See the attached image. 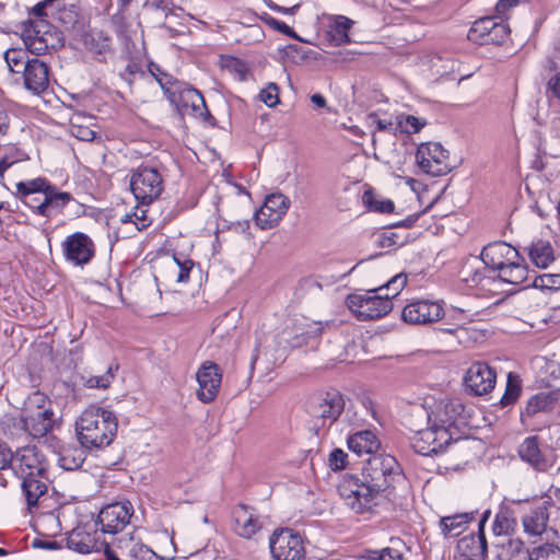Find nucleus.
<instances>
[{
  "label": "nucleus",
  "instance_id": "nucleus-33",
  "mask_svg": "<svg viewBox=\"0 0 560 560\" xmlns=\"http://www.w3.org/2000/svg\"><path fill=\"white\" fill-rule=\"evenodd\" d=\"M472 513H459L450 515L442 517L440 520L439 526L444 537H453L462 534L465 530L466 525L472 521Z\"/></svg>",
  "mask_w": 560,
  "mask_h": 560
},
{
  "label": "nucleus",
  "instance_id": "nucleus-10",
  "mask_svg": "<svg viewBox=\"0 0 560 560\" xmlns=\"http://www.w3.org/2000/svg\"><path fill=\"white\" fill-rule=\"evenodd\" d=\"M75 433L82 447L93 451L108 446L117 433V422H75Z\"/></svg>",
  "mask_w": 560,
  "mask_h": 560
},
{
  "label": "nucleus",
  "instance_id": "nucleus-31",
  "mask_svg": "<svg viewBox=\"0 0 560 560\" xmlns=\"http://www.w3.org/2000/svg\"><path fill=\"white\" fill-rule=\"evenodd\" d=\"M528 255L532 262L538 268H547L553 260V248L548 241H533L528 247Z\"/></svg>",
  "mask_w": 560,
  "mask_h": 560
},
{
  "label": "nucleus",
  "instance_id": "nucleus-38",
  "mask_svg": "<svg viewBox=\"0 0 560 560\" xmlns=\"http://www.w3.org/2000/svg\"><path fill=\"white\" fill-rule=\"evenodd\" d=\"M85 46L89 51L97 56L98 60H105L110 54V39L101 31L86 33Z\"/></svg>",
  "mask_w": 560,
  "mask_h": 560
},
{
  "label": "nucleus",
  "instance_id": "nucleus-63",
  "mask_svg": "<svg viewBox=\"0 0 560 560\" xmlns=\"http://www.w3.org/2000/svg\"><path fill=\"white\" fill-rule=\"evenodd\" d=\"M12 464V452L3 443H0V469H4Z\"/></svg>",
  "mask_w": 560,
  "mask_h": 560
},
{
  "label": "nucleus",
  "instance_id": "nucleus-46",
  "mask_svg": "<svg viewBox=\"0 0 560 560\" xmlns=\"http://www.w3.org/2000/svg\"><path fill=\"white\" fill-rule=\"evenodd\" d=\"M365 560H400L401 552L395 548L369 549L362 555Z\"/></svg>",
  "mask_w": 560,
  "mask_h": 560
},
{
  "label": "nucleus",
  "instance_id": "nucleus-4",
  "mask_svg": "<svg viewBox=\"0 0 560 560\" xmlns=\"http://www.w3.org/2000/svg\"><path fill=\"white\" fill-rule=\"evenodd\" d=\"M362 477L382 501L388 499L392 489L402 480L400 466L392 455H378L370 458Z\"/></svg>",
  "mask_w": 560,
  "mask_h": 560
},
{
  "label": "nucleus",
  "instance_id": "nucleus-6",
  "mask_svg": "<svg viewBox=\"0 0 560 560\" xmlns=\"http://www.w3.org/2000/svg\"><path fill=\"white\" fill-rule=\"evenodd\" d=\"M346 304L359 320L378 319L393 308L389 294H375V290L349 294Z\"/></svg>",
  "mask_w": 560,
  "mask_h": 560
},
{
  "label": "nucleus",
  "instance_id": "nucleus-37",
  "mask_svg": "<svg viewBox=\"0 0 560 560\" xmlns=\"http://www.w3.org/2000/svg\"><path fill=\"white\" fill-rule=\"evenodd\" d=\"M26 409L31 412H35L31 416L33 420H51L54 412L50 408V401L48 397L39 392L32 394L26 400Z\"/></svg>",
  "mask_w": 560,
  "mask_h": 560
},
{
  "label": "nucleus",
  "instance_id": "nucleus-3",
  "mask_svg": "<svg viewBox=\"0 0 560 560\" xmlns=\"http://www.w3.org/2000/svg\"><path fill=\"white\" fill-rule=\"evenodd\" d=\"M338 492L343 504L354 514L370 515L383 501L362 477L347 474L339 485Z\"/></svg>",
  "mask_w": 560,
  "mask_h": 560
},
{
  "label": "nucleus",
  "instance_id": "nucleus-26",
  "mask_svg": "<svg viewBox=\"0 0 560 560\" xmlns=\"http://www.w3.org/2000/svg\"><path fill=\"white\" fill-rule=\"evenodd\" d=\"M234 532L246 539L253 538L261 528L260 516L246 505H238L233 511Z\"/></svg>",
  "mask_w": 560,
  "mask_h": 560
},
{
  "label": "nucleus",
  "instance_id": "nucleus-5",
  "mask_svg": "<svg viewBox=\"0 0 560 560\" xmlns=\"http://www.w3.org/2000/svg\"><path fill=\"white\" fill-rule=\"evenodd\" d=\"M56 2L57 1L55 0H44L38 2L31 11V14L34 15L36 20H28L25 22L23 31L24 43L31 52L35 55L44 54L49 46H52L50 43L52 39L50 25L43 18L50 16L47 8H51Z\"/></svg>",
  "mask_w": 560,
  "mask_h": 560
},
{
  "label": "nucleus",
  "instance_id": "nucleus-54",
  "mask_svg": "<svg viewBox=\"0 0 560 560\" xmlns=\"http://www.w3.org/2000/svg\"><path fill=\"white\" fill-rule=\"evenodd\" d=\"M261 20L264 21L265 24L272 27L273 30H276L284 35H288L292 38H299L298 35L295 34V32L293 31V28L290 27L289 25H287L285 23L278 21L277 19H275L268 14H264L261 16Z\"/></svg>",
  "mask_w": 560,
  "mask_h": 560
},
{
  "label": "nucleus",
  "instance_id": "nucleus-62",
  "mask_svg": "<svg viewBox=\"0 0 560 560\" xmlns=\"http://www.w3.org/2000/svg\"><path fill=\"white\" fill-rule=\"evenodd\" d=\"M262 1L269 9H271L276 12L283 13V14H292L293 15L296 13V11L300 8L299 3H296L292 7H280V5L276 4L272 0H262Z\"/></svg>",
  "mask_w": 560,
  "mask_h": 560
},
{
  "label": "nucleus",
  "instance_id": "nucleus-47",
  "mask_svg": "<svg viewBox=\"0 0 560 560\" xmlns=\"http://www.w3.org/2000/svg\"><path fill=\"white\" fill-rule=\"evenodd\" d=\"M520 456L532 464H537L540 458V452L535 438H527L520 446Z\"/></svg>",
  "mask_w": 560,
  "mask_h": 560
},
{
  "label": "nucleus",
  "instance_id": "nucleus-41",
  "mask_svg": "<svg viewBox=\"0 0 560 560\" xmlns=\"http://www.w3.org/2000/svg\"><path fill=\"white\" fill-rule=\"evenodd\" d=\"M117 370L118 364L112 363L103 375L88 377L82 376V384L86 388L106 389L113 383Z\"/></svg>",
  "mask_w": 560,
  "mask_h": 560
},
{
  "label": "nucleus",
  "instance_id": "nucleus-50",
  "mask_svg": "<svg viewBox=\"0 0 560 560\" xmlns=\"http://www.w3.org/2000/svg\"><path fill=\"white\" fill-rule=\"evenodd\" d=\"M545 95L550 102H560V69L549 74L546 81Z\"/></svg>",
  "mask_w": 560,
  "mask_h": 560
},
{
  "label": "nucleus",
  "instance_id": "nucleus-20",
  "mask_svg": "<svg viewBox=\"0 0 560 560\" xmlns=\"http://www.w3.org/2000/svg\"><path fill=\"white\" fill-rule=\"evenodd\" d=\"M443 316V307L439 302L419 300L407 304L401 317L404 322L415 325H425L438 322Z\"/></svg>",
  "mask_w": 560,
  "mask_h": 560
},
{
  "label": "nucleus",
  "instance_id": "nucleus-19",
  "mask_svg": "<svg viewBox=\"0 0 560 560\" xmlns=\"http://www.w3.org/2000/svg\"><path fill=\"white\" fill-rule=\"evenodd\" d=\"M198 382L197 398L202 402H211L219 394L222 373L219 365L212 361H205L196 373Z\"/></svg>",
  "mask_w": 560,
  "mask_h": 560
},
{
  "label": "nucleus",
  "instance_id": "nucleus-1",
  "mask_svg": "<svg viewBox=\"0 0 560 560\" xmlns=\"http://www.w3.org/2000/svg\"><path fill=\"white\" fill-rule=\"evenodd\" d=\"M481 259L488 269L498 272L497 277L503 282L520 285L528 280L525 259L505 242H494L485 246Z\"/></svg>",
  "mask_w": 560,
  "mask_h": 560
},
{
  "label": "nucleus",
  "instance_id": "nucleus-45",
  "mask_svg": "<svg viewBox=\"0 0 560 560\" xmlns=\"http://www.w3.org/2000/svg\"><path fill=\"white\" fill-rule=\"evenodd\" d=\"M494 560H528V552L523 548L520 541H510L509 546H503Z\"/></svg>",
  "mask_w": 560,
  "mask_h": 560
},
{
  "label": "nucleus",
  "instance_id": "nucleus-16",
  "mask_svg": "<svg viewBox=\"0 0 560 560\" xmlns=\"http://www.w3.org/2000/svg\"><path fill=\"white\" fill-rule=\"evenodd\" d=\"M12 468L19 478L28 476H45L47 460L35 446H25L12 455Z\"/></svg>",
  "mask_w": 560,
  "mask_h": 560
},
{
  "label": "nucleus",
  "instance_id": "nucleus-23",
  "mask_svg": "<svg viewBox=\"0 0 560 560\" xmlns=\"http://www.w3.org/2000/svg\"><path fill=\"white\" fill-rule=\"evenodd\" d=\"M49 74L50 70L46 62L38 58H32L31 62L21 72V81L27 91L39 95L49 86Z\"/></svg>",
  "mask_w": 560,
  "mask_h": 560
},
{
  "label": "nucleus",
  "instance_id": "nucleus-29",
  "mask_svg": "<svg viewBox=\"0 0 560 560\" xmlns=\"http://www.w3.org/2000/svg\"><path fill=\"white\" fill-rule=\"evenodd\" d=\"M42 478H46V475L20 478L22 480L21 488L30 510H32V508L35 506L39 499L46 493L47 487Z\"/></svg>",
  "mask_w": 560,
  "mask_h": 560
},
{
  "label": "nucleus",
  "instance_id": "nucleus-39",
  "mask_svg": "<svg viewBox=\"0 0 560 560\" xmlns=\"http://www.w3.org/2000/svg\"><path fill=\"white\" fill-rule=\"evenodd\" d=\"M522 393V382L518 375L510 372L506 377L504 394L500 399L502 407H508L517 401Z\"/></svg>",
  "mask_w": 560,
  "mask_h": 560
},
{
  "label": "nucleus",
  "instance_id": "nucleus-59",
  "mask_svg": "<svg viewBox=\"0 0 560 560\" xmlns=\"http://www.w3.org/2000/svg\"><path fill=\"white\" fill-rule=\"evenodd\" d=\"M407 276L405 273H398L394 276L386 284V290H392L393 295L396 296L406 285Z\"/></svg>",
  "mask_w": 560,
  "mask_h": 560
},
{
  "label": "nucleus",
  "instance_id": "nucleus-14",
  "mask_svg": "<svg viewBox=\"0 0 560 560\" xmlns=\"http://www.w3.org/2000/svg\"><path fill=\"white\" fill-rule=\"evenodd\" d=\"M107 560H161V558L148 546L133 536H125L116 539L106 548Z\"/></svg>",
  "mask_w": 560,
  "mask_h": 560
},
{
  "label": "nucleus",
  "instance_id": "nucleus-15",
  "mask_svg": "<svg viewBox=\"0 0 560 560\" xmlns=\"http://www.w3.org/2000/svg\"><path fill=\"white\" fill-rule=\"evenodd\" d=\"M133 506L129 501L116 502L103 508L97 517V524L104 534H117L130 522Z\"/></svg>",
  "mask_w": 560,
  "mask_h": 560
},
{
  "label": "nucleus",
  "instance_id": "nucleus-55",
  "mask_svg": "<svg viewBox=\"0 0 560 560\" xmlns=\"http://www.w3.org/2000/svg\"><path fill=\"white\" fill-rule=\"evenodd\" d=\"M173 260L178 268L177 281L187 282L189 280V273L195 265L194 261L187 258L180 259L176 255L173 256Z\"/></svg>",
  "mask_w": 560,
  "mask_h": 560
},
{
  "label": "nucleus",
  "instance_id": "nucleus-64",
  "mask_svg": "<svg viewBox=\"0 0 560 560\" xmlns=\"http://www.w3.org/2000/svg\"><path fill=\"white\" fill-rule=\"evenodd\" d=\"M516 3H517L516 0H499L495 5V11L500 15L499 18H501L503 20V16L505 15V13L511 8L515 7Z\"/></svg>",
  "mask_w": 560,
  "mask_h": 560
},
{
  "label": "nucleus",
  "instance_id": "nucleus-61",
  "mask_svg": "<svg viewBox=\"0 0 560 560\" xmlns=\"http://www.w3.org/2000/svg\"><path fill=\"white\" fill-rule=\"evenodd\" d=\"M133 215V224L139 231L144 230L150 225V220L147 217V210L137 208Z\"/></svg>",
  "mask_w": 560,
  "mask_h": 560
},
{
  "label": "nucleus",
  "instance_id": "nucleus-27",
  "mask_svg": "<svg viewBox=\"0 0 560 560\" xmlns=\"http://www.w3.org/2000/svg\"><path fill=\"white\" fill-rule=\"evenodd\" d=\"M347 445L350 451L361 456L375 453L381 446V441L376 432L368 429L350 434L347 439Z\"/></svg>",
  "mask_w": 560,
  "mask_h": 560
},
{
  "label": "nucleus",
  "instance_id": "nucleus-34",
  "mask_svg": "<svg viewBox=\"0 0 560 560\" xmlns=\"http://www.w3.org/2000/svg\"><path fill=\"white\" fill-rule=\"evenodd\" d=\"M28 51H31L28 48L27 50L22 48H10L4 52L7 67L9 71L15 75L14 81L16 83L21 82V72L23 71V68L32 60L28 56Z\"/></svg>",
  "mask_w": 560,
  "mask_h": 560
},
{
  "label": "nucleus",
  "instance_id": "nucleus-32",
  "mask_svg": "<svg viewBox=\"0 0 560 560\" xmlns=\"http://www.w3.org/2000/svg\"><path fill=\"white\" fill-rule=\"evenodd\" d=\"M85 448L77 445L62 447L58 452V464L65 470L79 469L85 460Z\"/></svg>",
  "mask_w": 560,
  "mask_h": 560
},
{
  "label": "nucleus",
  "instance_id": "nucleus-21",
  "mask_svg": "<svg viewBox=\"0 0 560 560\" xmlns=\"http://www.w3.org/2000/svg\"><path fill=\"white\" fill-rule=\"evenodd\" d=\"M560 413V389L539 392L530 396L521 409L522 417H541Z\"/></svg>",
  "mask_w": 560,
  "mask_h": 560
},
{
  "label": "nucleus",
  "instance_id": "nucleus-30",
  "mask_svg": "<svg viewBox=\"0 0 560 560\" xmlns=\"http://www.w3.org/2000/svg\"><path fill=\"white\" fill-rule=\"evenodd\" d=\"M34 527L42 536H58L61 533L59 510H54L38 514L34 520Z\"/></svg>",
  "mask_w": 560,
  "mask_h": 560
},
{
  "label": "nucleus",
  "instance_id": "nucleus-60",
  "mask_svg": "<svg viewBox=\"0 0 560 560\" xmlns=\"http://www.w3.org/2000/svg\"><path fill=\"white\" fill-rule=\"evenodd\" d=\"M71 133L72 136L82 141H92L95 138V131L92 130L90 127L72 125Z\"/></svg>",
  "mask_w": 560,
  "mask_h": 560
},
{
  "label": "nucleus",
  "instance_id": "nucleus-22",
  "mask_svg": "<svg viewBox=\"0 0 560 560\" xmlns=\"http://www.w3.org/2000/svg\"><path fill=\"white\" fill-rule=\"evenodd\" d=\"M289 208V199L282 194H271L260 209L255 213V220L261 229L277 225Z\"/></svg>",
  "mask_w": 560,
  "mask_h": 560
},
{
  "label": "nucleus",
  "instance_id": "nucleus-7",
  "mask_svg": "<svg viewBox=\"0 0 560 560\" xmlns=\"http://www.w3.org/2000/svg\"><path fill=\"white\" fill-rule=\"evenodd\" d=\"M456 428H446L438 422H432L415 433L412 446L417 453L425 456L441 452L451 441L462 438V435H456L454 431Z\"/></svg>",
  "mask_w": 560,
  "mask_h": 560
},
{
  "label": "nucleus",
  "instance_id": "nucleus-13",
  "mask_svg": "<svg viewBox=\"0 0 560 560\" xmlns=\"http://www.w3.org/2000/svg\"><path fill=\"white\" fill-rule=\"evenodd\" d=\"M416 160L419 167L432 176H442L451 170L448 152L439 142L421 143Z\"/></svg>",
  "mask_w": 560,
  "mask_h": 560
},
{
  "label": "nucleus",
  "instance_id": "nucleus-51",
  "mask_svg": "<svg viewBox=\"0 0 560 560\" xmlns=\"http://www.w3.org/2000/svg\"><path fill=\"white\" fill-rule=\"evenodd\" d=\"M327 463L332 471H340L348 466V454L341 448H334L328 455Z\"/></svg>",
  "mask_w": 560,
  "mask_h": 560
},
{
  "label": "nucleus",
  "instance_id": "nucleus-49",
  "mask_svg": "<svg viewBox=\"0 0 560 560\" xmlns=\"http://www.w3.org/2000/svg\"><path fill=\"white\" fill-rule=\"evenodd\" d=\"M528 560H560V548L552 544H547L536 548Z\"/></svg>",
  "mask_w": 560,
  "mask_h": 560
},
{
  "label": "nucleus",
  "instance_id": "nucleus-58",
  "mask_svg": "<svg viewBox=\"0 0 560 560\" xmlns=\"http://www.w3.org/2000/svg\"><path fill=\"white\" fill-rule=\"evenodd\" d=\"M83 416L85 418H101V420L107 421V420H116V416L113 415L112 411L100 407V406H91L89 407Z\"/></svg>",
  "mask_w": 560,
  "mask_h": 560
},
{
  "label": "nucleus",
  "instance_id": "nucleus-57",
  "mask_svg": "<svg viewBox=\"0 0 560 560\" xmlns=\"http://www.w3.org/2000/svg\"><path fill=\"white\" fill-rule=\"evenodd\" d=\"M457 427L454 429L456 435H462L457 441L465 439H477L476 428L469 425V422H448L446 428Z\"/></svg>",
  "mask_w": 560,
  "mask_h": 560
},
{
  "label": "nucleus",
  "instance_id": "nucleus-18",
  "mask_svg": "<svg viewBox=\"0 0 560 560\" xmlns=\"http://www.w3.org/2000/svg\"><path fill=\"white\" fill-rule=\"evenodd\" d=\"M497 383L495 371L486 362H475L466 371L464 385L475 396L487 395Z\"/></svg>",
  "mask_w": 560,
  "mask_h": 560
},
{
  "label": "nucleus",
  "instance_id": "nucleus-42",
  "mask_svg": "<svg viewBox=\"0 0 560 560\" xmlns=\"http://www.w3.org/2000/svg\"><path fill=\"white\" fill-rule=\"evenodd\" d=\"M221 67L235 77L238 81H245L248 74L247 63L232 56L221 57Z\"/></svg>",
  "mask_w": 560,
  "mask_h": 560
},
{
  "label": "nucleus",
  "instance_id": "nucleus-48",
  "mask_svg": "<svg viewBox=\"0 0 560 560\" xmlns=\"http://www.w3.org/2000/svg\"><path fill=\"white\" fill-rule=\"evenodd\" d=\"M363 201L368 207L380 213H390L394 210V202L389 199H377L371 192H364Z\"/></svg>",
  "mask_w": 560,
  "mask_h": 560
},
{
  "label": "nucleus",
  "instance_id": "nucleus-9",
  "mask_svg": "<svg viewBox=\"0 0 560 560\" xmlns=\"http://www.w3.org/2000/svg\"><path fill=\"white\" fill-rule=\"evenodd\" d=\"M130 189L138 201L149 205L162 194L163 178L156 168L140 166L131 175Z\"/></svg>",
  "mask_w": 560,
  "mask_h": 560
},
{
  "label": "nucleus",
  "instance_id": "nucleus-53",
  "mask_svg": "<svg viewBox=\"0 0 560 560\" xmlns=\"http://www.w3.org/2000/svg\"><path fill=\"white\" fill-rule=\"evenodd\" d=\"M259 100L268 107H273L279 103V88L276 83H269L268 86L260 91Z\"/></svg>",
  "mask_w": 560,
  "mask_h": 560
},
{
  "label": "nucleus",
  "instance_id": "nucleus-17",
  "mask_svg": "<svg viewBox=\"0 0 560 560\" xmlns=\"http://www.w3.org/2000/svg\"><path fill=\"white\" fill-rule=\"evenodd\" d=\"M61 247L66 260L74 266L89 264L95 255V245L92 238L82 232L67 236Z\"/></svg>",
  "mask_w": 560,
  "mask_h": 560
},
{
  "label": "nucleus",
  "instance_id": "nucleus-24",
  "mask_svg": "<svg viewBox=\"0 0 560 560\" xmlns=\"http://www.w3.org/2000/svg\"><path fill=\"white\" fill-rule=\"evenodd\" d=\"M67 547L79 553H91L104 551L110 547V544L100 539L97 532H90L84 528L73 529L67 537Z\"/></svg>",
  "mask_w": 560,
  "mask_h": 560
},
{
  "label": "nucleus",
  "instance_id": "nucleus-12",
  "mask_svg": "<svg viewBox=\"0 0 560 560\" xmlns=\"http://www.w3.org/2000/svg\"><path fill=\"white\" fill-rule=\"evenodd\" d=\"M510 34V27L497 16H485L475 21L468 31L470 42L479 45L502 44Z\"/></svg>",
  "mask_w": 560,
  "mask_h": 560
},
{
  "label": "nucleus",
  "instance_id": "nucleus-35",
  "mask_svg": "<svg viewBox=\"0 0 560 560\" xmlns=\"http://www.w3.org/2000/svg\"><path fill=\"white\" fill-rule=\"evenodd\" d=\"M353 21L343 15H337L332 19L328 26V37L330 42L336 46H341L350 42L349 30L351 28Z\"/></svg>",
  "mask_w": 560,
  "mask_h": 560
},
{
  "label": "nucleus",
  "instance_id": "nucleus-56",
  "mask_svg": "<svg viewBox=\"0 0 560 560\" xmlns=\"http://www.w3.org/2000/svg\"><path fill=\"white\" fill-rule=\"evenodd\" d=\"M371 125H375L377 131L397 132V122L394 124L392 119H382L377 114H370L368 117Z\"/></svg>",
  "mask_w": 560,
  "mask_h": 560
},
{
  "label": "nucleus",
  "instance_id": "nucleus-28",
  "mask_svg": "<svg viewBox=\"0 0 560 560\" xmlns=\"http://www.w3.org/2000/svg\"><path fill=\"white\" fill-rule=\"evenodd\" d=\"M22 429L33 439L38 440L49 447L58 446V440L55 435L57 429L56 422H19Z\"/></svg>",
  "mask_w": 560,
  "mask_h": 560
},
{
  "label": "nucleus",
  "instance_id": "nucleus-36",
  "mask_svg": "<svg viewBox=\"0 0 560 560\" xmlns=\"http://www.w3.org/2000/svg\"><path fill=\"white\" fill-rule=\"evenodd\" d=\"M548 514L545 508L532 510L523 517L524 530L529 536L541 535L547 527Z\"/></svg>",
  "mask_w": 560,
  "mask_h": 560
},
{
  "label": "nucleus",
  "instance_id": "nucleus-44",
  "mask_svg": "<svg viewBox=\"0 0 560 560\" xmlns=\"http://www.w3.org/2000/svg\"><path fill=\"white\" fill-rule=\"evenodd\" d=\"M397 131L405 133L419 132L427 124L424 119L413 115H399L396 117Z\"/></svg>",
  "mask_w": 560,
  "mask_h": 560
},
{
  "label": "nucleus",
  "instance_id": "nucleus-25",
  "mask_svg": "<svg viewBox=\"0 0 560 560\" xmlns=\"http://www.w3.org/2000/svg\"><path fill=\"white\" fill-rule=\"evenodd\" d=\"M490 516V511L483 512L478 524V533L463 537L457 544V558L485 557L487 551V540L483 532L486 522Z\"/></svg>",
  "mask_w": 560,
  "mask_h": 560
},
{
  "label": "nucleus",
  "instance_id": "nucleus-11",
  "mask_svg": "<svg viewBox=\"0 0 560 560\" xmlns=\"http://www.w3.org/2000/svg\"><path fill=\"white\" fill-rule=\"evenodd\" d=\"M273 560H304L305 547L302 537L289 528L277 529L269 538Z\"/></svg>",
  "mask_w": 560,
  "mask_h": 560
},
{
  "label": "nucleus",
  "instance_id": "nucleus-40",
  "mask_svg": "<svg viewBox=\"0 0 560 560\" xmlns=\"http://www.w3.org/2000/svg\"><path fill=\"white\" fill-rule=\"evenodd\" d=\"M524 289L537 288L552 291L560 290V275L545 273L541 276L534 275L533 279L528 273V280L521 284Z\"/></svg>",
  "mask_w": 560,
  "mask_h": 560
},
{
  "label": "nucleus",
  "instance_id": "nucleus-43",
  "mask_svg": "<svg viewBox=\"0 0 560 560\" xmlns=\"http://www.w3.org/2000/svg\"><path fill=\"white\" fill-rule=\"evenodd\" d=\"M27 160L25 152L14 145H8L0 158V178H3L5 171L18 162Z\"/></svg>",
  "mask_w": 560,
  "mask_h": 560
},
{
  "label": "nucleus",
  "instance_id": "nucleus-52",
  "mask_svg": "<svg viewBox=\"0 0 560 560\" xmlns=\"http://www.w3.org/2000/svg\"><path fill=\"white\" fill-rule=\"evenodd\" d=\"M514 526V520L506 513H498L493 522V533L495 535H506Z\"/></svg>",
  "mask_w": 560,
  "mask_h": 560
},
{
  "label": "nucleus",
  "instance_id": "nucleus-2",
  "mask_svg": "<svg viewBox=\"0 0 560 560\" xmlns=\"http://www.w3.org/2000/svg\"><path fill=\"white\" fill-rule=\"evenodd\" d=\"M16 194L35 213L46 218L56 215L72 199L69 192L58 191L44 177L19 182Z\"/></svg>",
  "mask_w": 560,
  "mask_h": 560
},
{
  "label": "nucleus",
  "instance_id": "nucleus-8",
  "mask_svg": "<svg viewBox=\"0 0 560 560\" xmlns=\"http://www.w3.org/2000/svg\"><path fill=\"white\" fill-rule=\"evenodd\" d=\"M308 417L322 420H338L343 413L350 420L349 409H346L343 396L337 390H329L312 396L305 404Z\"/></svg>",
  "mask_w": 560,
  "mask_h": 560
}]
</instances>
